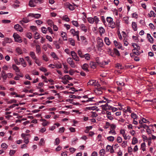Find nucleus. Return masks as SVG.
I'll list each match as a JSON object with an SVG mask.
<instances>
[{
  "mask_svg": "<svg viewBox=\"0 0 156 156\" xmlns=\"http://www.w3.org/2000/svg\"><path fill=\"white\" fill-rule=\"evenodd\" d=\"M152 125H150L149 126L147 125V133L149 134H151V135H150L149 136L150 139H151L152 138V139L154 140L156 137L155 136L153 135V134L154 133V131Z\"/></svg>",
  "mask_w": 156,
  "mask_h": 156,
  "instance_id": "1",
  "label": "nucleus"
},
{
  "mask_svg": "<svg viewBox=\"0 0 156 156\" xmlns=\"http://www.w3.org/2000/svg\"><path fill=\"white\" fill-rule=\"evenodd\" d=\"M133 46L134 48V49L133 50V53H130V55L131 57H133V55H139L140 54V52L139 51L140 50V48H138V47L137 45L136 44H134L133 45Z\"/></svg>",
  "mask_w": 156,
  "mask_h": 156,
  "instance_id": "2",
  "label": "nucleus"
},
{
  "mask_svg": "<svg viewBox=\"0 0 156 156\" xmlns=\"http://www.w3.org/2000/svg\"><path fill=\"white\" fill-rule=\"evenodd\" d=\"M16 41L21 43L22 42V40L21 39L20 36L16 33H14L13 35Z\"/></svg>",
  "mask_w": 156,
  "mask_h": 156,
  "instance_id": "3",
  "label": "nucleus"
},
{
  "mask_svg": "<svg viewBox=\"0 0 156 156\" xmlns=\"http://www.w3.org/2000/svg\"><path fill=\"white\" fill-rule=\"evenodd\" d=\"M29 54L31 58L35 60V62L36 63H37V61H38L39 60L36 57L34 52L30 51Z\"/></svg>",
  "mask_w": 156,
  "mask_h": 156,
  "instance_id": "4",
  "label": "nucleus"
},
{
  "mask_svg": "<svg viewBox=\"0 0 156 156\" xmlns=\"http://www.w3.org/2000/svg\"><path fill=\"white\" fill-rule=\"evenodd\" d=\"M71 54L73 58L76 61H79V60L78 57L77 56L76 53L73 51L71 52Z\"/></svg>",
  "mask_w": 156,
  "mask_h": 156,
  "instance_id": "5",
  "label": "nucleus"
},
{
  "mask_svg": "<svg viewBox=\"0 0 156 156\" xmlns=\"http://www.w3.org/2000/svg\"><path fill=\"white\" fill-rule=\"evenodd\" d=\"M28 16H31L38 19L41 16V15L39 14L30 13L28 14Z\"/></svg>",
  "mask_w": 156,
  "mask_h": 156,
  "instance_id": "6",
  "label": "nucleus"
},
{
  "mask_svg": "<svg viewBox=\"0 0 156 156\" xmlns=\"http://www.w3.org/2000/svg\"><path fill=\"white\" fill-rule=\"evenodd\" d=\"M14 28L18 31L20 32H22L23 31V28L20 25L18 24L15 25L14 26Z\"/></svg>",
  "mask_w": 156,
  "mask_h": 156,
  "instance_id": "7",
  "label": "nucleus"
},
{
  "mask_svg": "<svg viewBox=\"0 0 156 156\" xmlns=\"http://www.w3.org/2000/svg\"><path fill=\"white\" fill-rule=\"evenodd\" d=\"M1 75L3 79V81L5 82V80L7 78V74H6L4 70H2L1 73Z\"/></svg>",
  "mask_w": 156,
  "mask_h": 156,
  "instance_id": "8",
  "label": "nucleus"
},
{
  "mask_svg": "<svg viewBox=\"0 0 156 156\" xmlns=\"http://www.w3.org/2000/svg\"><path fill=\"white\" fill-rule=\"evenodd\" d=\"M29 21V20L26 18H23L22 20L20 21V24L23 26H24V23H27Z\"/></svg>",
  "mask_w": 156,
  "mask_h": 156,
  "instance_id": "9",
  "label": "nucleus"
},
{
  "mask_svg": "<svg viewBox=\"0 0 156 156\" xmlns=\"http://www.w3.org/2000/svg\"><path fill=\"white\" fill-rule=\"evenodd\" d=\"M66 8H68L71 10H73L74 9L73 6L69 3H66Z\"/></svg>",
  "mask_w": 156,
  "mask_h": 156,
  "instance_id": "10",
  "label": "nucleus"
},
{
  "mask_svg": "<svg viewBox=\"0 0 156 156\" xmlns=\"http://www.w3.org/2000/svg\"><path fill=\"white\" fill-rule=\"evenodd\" d=\"M148 38V41L151 43H153V38L152 37H151L150 34H147V38Z\"/></svg>",
  "mask_w": 156,
  "mask_h": 156,
  "instance_id": "11",
  "label": "nucleus"
},
{
  "mask_svg": "<svg viewBox=\"0 0 156 156\" xmlns=\"http://www.w3.org/2000/svg\"><path fill=\"white\" fill-rule=\"evenodd\" d=\"M132 26L134 31H135L137 30V25L135 22H133L132 23Z\"/></svg>",
  "mask_w": 156,
  "mask_h": 156,
  "instance_id": "12",
  "label": "nucleus"
},
{
  "mask_svg": "<svg viewBox=\"0 0 156 156\" xmlns=\"http://www.w3.org/2000/svg\"><path fill=\"white\" fill-rule=\"evenodd\" d=\"M97 64L96 62H90V66L91 68L94 69L96 67Z\"/></svg>",
  "mask_w": 156,
  "mask_h": 156,
  "instance_id": "13",
  "label": "nucleus"
},
{
  "mask_svg": "<svg viewBox=\"0 0 156 156\" xmlns=\"http://www.w3.org/2000/svg\"><path fill=\"white\" fill-rule=\"evenodd\" d=\"M89 67V66L88 64L86 63H85L82 66V68L84 70L86 71H88V68Z\"/></svg>",
  "mask_w": 156,
  "mask_h": 156,
  "instance_id": "14",
  "label": "nucleus"
},
{
  "mask_svg": "<svg viewBox=\"0 0 156 156\" xmlns=\"http://www.w3.org/2000/svg\"><path fill=\"white\" fill-rule=\"evenodd\" d=\"M61 36L63 38V39L64 41L67 40V37L66 36V34L64 32H62L61 33Z\"/></svg>",
  "mask_w": 156,
  "mask_h": 156,
  "instance_id": "15",
  "label": "nucleus"
},
{
  "mask_svg": "<svg viewBox=\"0 0 156 156\" xmlns=\"http://www.w3.org/2000/svg\"><path fill=\"white\" fill-rule=\"evenodd\" d=\"M12 68L16 72H20V70L18 68L17 66L16 65L13 64L12 66Z\"/></svg>",
  "mask_w": 156,
  "mask_h": 156,
  "instance_id": "16",
  "label": "nucleus"
},
{
  "mask_svg": "<svg viewBox=\"0 0 156 156\" xmlns=\"http://www.w3.org/2000/svg\"><path fill=\"white\" fill-rule=\"evenodd\" d=\"M101 107L105 111L107 110L108 109H110L109 106L107 104H106L105 105H102L101 106Z\"/></svg>",
  "mask_w": 156,
  "mask_h": 156,
  "instance_id": "17",
  "label": "nucleus"
},
{
  "mask_svg": "<svg viewBox=\"0 0 156 156\" xmlns=\"http://www.w3.org/2000/svg\"><path fill=\"white\" fill-rule=\"evenodd\" d=\"M81 29L85 32H86L87 31V29L86 26H85L84 24H82L80 25Z\"/></svg>",
  "mask_w": 156,
  "mask_h": 156,
  "instance_id": "18",
  "label": "nucleus"
},
{
  "mask_svg": "<svg viewBox=\"0 0 156 156\" xmlns=\"http://www.w3.org/2000/svg\"><path fill=\"white\" fill-rule=\"evenodd\" d=\"M105 42V44L108 45H109L110 44V42L109 39L107 37H105L104 39Z\"/></svg>",
  "mask_w": 156,
  "mask_h": 156,
  "instance_id": "19",
  "label": "nucleus"
},
{
  "mask_svg": "<svg viewBox=\"0 0 156 156\" xmlns=\"http://www.w3.org/2000/svg\"><path fill=\"white\" fill-rule=\"evenodd\" d=\"M109 26L110 27H111L113 29L115 27V22L113 21H112L111 23H108Z\"/></svg>",
  "mask_w": 156,
  "mask_h": 156,
  "instance_id": "20",
  "label": "nucleus"
},
{
  "mask_svg": "<svg viewBox=\"0 0 156 156\" xmlns=\"http://www.w3.org/2000/svg\"><path fill=\"white\" fill-rule=\"evenodd\" d=\"M84 58L87 60H90V55L88 53L84 55L83 58Z\"/></svg>",
  "mask_w": 156,
  "mask_h": 156,
  "instance_id": "21",
  "label": "nucleus"
},
{
  "mask_svg": "<svg viewBox=\"0 0 156 156\" xmlns=\"http://www.w3.org/2000/svg\"><path fill=\"white\" fill-rule=\"evenodd\" d=\"M139 123L140 124V126L138 127L139 129H140L141 128H143L145 129L146 127V124H144L141 122V121H139Z\"/></svg>",
  "mask_w": 156,
  "mask_h": 156,
  "instance_id": "22",
  "label": "nucleus"
},
{
  "mask_svg": "<svg viewBox=\"0 0 156 156\" xmlns=\"http://www.w3.org/2000/svg\"><path fill=\"white\" fill-rule=\"evenodd\" d=\"M34 0H30L29 2V5L31 7H34L35 6V5H34Z\"/></svg>",
  "mask_w": 156,
  "mask_h": 156,
  "instance_id": "23",
  "label": "nucleus"
},
{
  "mask_svg": "<svg viewBox=\"0 0 156 156\" xmlns=\"http://www.w3.org/2000/svg\"><path fill=\"white\" fill-rule=\"evenodd\" d=\"M145 146V143L144 142L142 143L141 145V149L143 151H145L146 150Z\"/></svg>",
  "mask_w": 156,
  "mask_h": 156,
  "instance_id": "24",
  "label": "nucleus"
},
{
  "mask_svg": "<svg viewBox=\"0 0 156 156\" xmlns=\"http://www.w3.org/2000/svg\"><path fill=\"white\" fill-rule=\"evenodd\" d=\"M36 52L37 54H40L41 52V50L40 46L39 45H36Z\"/></svg>",
  "mask_w": 156,
  "mask_h": 156,
  "instance_id": "25",
  "label": "nucleus"
},
{
  "mask_svg": "<svg viewBox=\"0 0 156 156\" xmlns=\"http://www.w3.org/2000/svg\"><path fill=\"white\" fill-rule=\"evenodd\" d=\"M68 63L69 64V65L71 66L72 67L75 68L76 66L75 65L74 62L73 61H69V62H68Z\"/></svg>",
  "mask_w": 156,
  "mask_h": 156,
  "instance_id": "26",
  "label": "nucleus"
},
{
  "mask_svg": "<svg viewBox=\"0 0 156 156\" xmlns=\"http://www.w3.org/2000/svg\"><path fill=\"white\" fill-rule=\"evenodd\" d=\"M105 154V151L104 149H102L100 151L99 154L100 156H104Z\"/></svg>",
  "mask_w": 156,
  "mask_h": 156,
  "instance_id": "27",
  "label": "nucleus"
},
{
  "mask_svg": "<svg viewBox=\"0 0 156 156\" xmlns=\"http://www.w3.org/2000/svg\"><path fill=\"white\" fill-rule=\"evenodd\" d=\"M148 15L150 17H155V16L156 14L154 13V11H151L150 13H148Z\"/></svg>",
  "mask_w": 156,
  "mask_h": 156,
  "instance_id": "28",
  "label": "nucleus"
},
{
  "mask_svg": "<svg viewBox=\"0 0 156 156\" xmlns=\"http://www.w3.org/2000/svg\"><path fill=\"white\" fill-rule=\"evenodd\" d=\"M45 143V141L43 138H41L40 140V142L39 143V145L40 146L44 145Z\"/></svg>",
  "mask_w": 156,
  "mask_h": 156,
  "instance_id": "29",
  "label": "nucleus"
},
{
  "mask_svg": "<svg viewBox=\"0 0 156 156\" xmlns=\"http://www.w3.org/2000/svg\"><path fill=\"white\" fill-rule=\"evenodd\" d=\"M113 51L114 53H115L116 55L118 56H119L120 55V54L119 51L116 48H114Z\"/></svg>",
  "mask_w": 156,
  "mask_h": 156,
  "instance_id": "30",
  "label": "nucleus"
},
{
  "mask_svg": "<svg viewBox=\"0 0 156 156\" xmlns=\"http://www.w3.org/2000/svg\"><path fill=\"white\" fill-rule=\"evenodd\" d=\"M95 82H96V80H90L88 82L87 84H88V85H93L94 84V83Z\"/></svg>",
  "mask_w": 156,
  "mask_h": 156,
  "instance_id": "31",
  "label": "nucleus"
},
{
  "mask_svg": "<svg viewBox=\"0 0 156 156\" xmlns=\"http://www.w3.org/2000/svg\"><path fill=\"white\" fill-rule=\"evenodd\" d=\"M137 142L138 140L136 138L134 137L133 138V141L132 142V144H135L136 143H137Z\"/></svg>",
  "mask_w": 156,
  "mask_h": 156,
  "instance_id": "32",
  "label": "nucleus"
},
{
  "mask_svg": "<svg viewBox=\"0 0 156 156\" xmlns=\"http://www.w3.org/2000/svg\"><path fill=\"white\" fill-rule=\"evenodd\" d=\"M16 52L18 53L20 55L22 54V50L19 48H17L16 49Z\"/></svg>",
  "mask_w": 156,
  "mask_h": 156,
  "instance_id": "33",
  "label": "nucleus"
},
{
  "mask_svg": "<svg viewBox=\"0 0 156 156\" xmlns=\"http://www.w3.org/2000/svg\"><path fill=\"white\" fill-rule=\"evenodd\" d=\"M72 22L73 25L75 26L76 27L79 26V25L77 21L73 20L72 21Z\"/></svg>",
  "mask_w": 156,
  "mask_h": 156,
  "instance_id": "34",
  "label": "nucleus"
},
{
  "mask_svg": "<svg viewBox=\"0 0 156 156\" xmlns=\"http://www.w3.org/2000/svg\"><path fill=\"white\" fill-rule=\"evenodd\" d=\"M78 55L81 58H83L84 55H83L81 51L80 50H79L78 51Z\"/></svg>",
  "mask_w": 156,
  "mask_h": 156,
  "instance_id": "35",
  "label": "nucleus"
},
{
  "mask_svg": "<svg viewBox=\"0 0 156 156\" xmlns=\"http://www.w3.org/2000/svg\"><path fill=\"white\" fill-rule=\"evenodd\" d=\"M106 20L108 23H109L113 21V19L111 17H108L106 18Z\"/></svg>",
  "mask_w": 156,
  "mask_h": 156,
  "instance_id": "36",
  "label": "nucleus"
},
{
  "mask_svg": "<svg viewBox=\"0 0 156 156\" xmlns=\"http://www.w3.org/2000/svg\"><path fill=\"white\" fill-rule=\"evenodd\" d=\"M30 29L32 30L34 32H35L36 30H37L36 27L34 26H31L30 27Z\"/></svg>",
  "mask_w": 156,
  "mask_h": 156,
  "instance_id": "37",
  "label": "nucleus"
},
{
  "mask_svg": "<svg viewBox=\"0 0 156 156\" xmlns=\"http://www.w3.org/2000/svg\"><path fill=\"white\" fill-rule=\"evenodd\" d=\"M107 139L110 141H113L114 140V137L111 136L107 137Z\"/></svg>",
  "mask_w": 156,
  "mask_h": 156,
  "instance_id": "38",
  "label": "nucleus"
},
{
  "mask_svg": "<svg viewBox=\"0 0 156 156\" xmlns=\"http://www.w3.org/2000/svg\"><path fill=\"white\" fill-rule=\"evenodd\" d=\"M69 41H70L71 44L72 46H74L75 45V43L74 40L72 38L69 39Z\"/></svg>",
  "mask_w": 156,
  "mask_h": 156,
  "instance_id": "39",
  "label": "nucleus"
},
{
  "mask_svg": "<svg viewBox=\"0 0 156 156\" xmlns=\"http://www.w3.org/2000/svg\"><path fill=\"white\" fill-rule=\"evenodd\" d=\"M39 34L37 32H36V33L34 34V38L36 39H38L39 38Z\"/></svg>",
  "mask_w": 156,
  "mask_h": 156,
  "instance_id": "40",
  "label": "nucleus"
},
{
  "mask_svg": "<svg viewBox=\"0 0 156 156\" xmlns=\"http://www.w3.org/2000/svg\"><path fill=\"white\" fill-rule=\"evenodd\" d=\"M60 143V140L58 138H56L55 140V144L56 145H58Z\"/></svg>",
  "mask_w": 156,
  "mask_h": 156,
  "instance_id": "41",
  "label": "nucleus"
},
{
  "mask_svg": "<svg viewBox=\"0 0 156 156\" xmlns=\"http://www.w3.org/2000/svg\"><path fill=\"white\" fill-rule=\"evenodd\" d=\"M88 20L89 22L91 23H93L94 22V18L91 17L88 18Z\"/></svg>",
  "mask_w": 156,
  "mask_h": 156,
  "instance_id": "42",
  "label": "nucleus"
},
{
  "mask_svg": "<svg viewBox=\"0 0 156 156\" xmlns=\"http://www.w3.org/2000/svg\"><path fill=\"white\" fill-rule=\"evenodd\" d=\"M17 102L16 100L15 99L10 100L9 101L7 102L8 104H11L13 103H16Z\"/></svg>",
  "mask_w": 156,
  "mask_h": 156,
  "instance_id": "43",
  "label": "nucleus"
},
{
  "mask_svg": "<svg viewBox=\"0 0 156 156\" xmlns=\"http://www.w3.org/2000/svg\"><path fill=\"white\" fill-rule=\"evenodd\" d=\"M99 32H100V33H103L104 32L105 30H104V28H103V27H100L99 28Z\"/></svg>",
  "mask_w": 156,
  "mask_h": 156,
  "instance_id": "44",
  "label": "nucleus"
},
{
  "mask_svg": "<svg viewBox=\"0 0 156 156\" xmlns=\"http://www.w3.org/2000/svg\"><path fill=\"white\" fill-rule=\"evenodd\" d=\"M41 29L42 30V32L44 34H46V31H47V30L46 29V28L44 27H42L41 28Z\"/></svg>",
  "mask_w": 156,
  "mask_h": 156,
  "instance_id": "45",
  "label": "nucleus"
},
{
  "mask_svg": "<svg viewBox=\"0 0 156 156\" xmlns=\"http://www.w3.org/2000/svg\"><path fill=\"white\" fill-rule=\"evenodd\" d=\"M92 112V113L91 116L92 117H96L98 116V115L96 112Z\"/></svg>",
  "mask_w": 156,
  "mask_h": 156,
  "instance_id": "46",
  "label": "nucleus"
},
{
  "mask_svg": "<svg viewBox=\"0 0 156 156\" xmlns=\"http://www.w3.org/2000/svg\"><path fill=\"white\" fill-rule=\"evenodd\" d=\"M63 19L67 22L69 21V19L67 15H65L63 17Z\"/></svg>",
  "mask_w": 156,
  "mask_h": 156,
  "instance_id": "47",
  "label": "nucleus"
},
{
  "mask_svg": "<svg viewBox=\"0 0 156 156\" xmlns=\"http://www.w3.org/2000/svg\"><path fill=\"white\" fill-rule=\"evenodd\" d=\"M2 22L5 23H9L11 22V21L9 20H2Z\"/></svg>",
  "mask_w": 156,
  "mask_h": 156,
  "instance_id": "48",
  "label": "nucleus"
},
{
  "mask_svg": "<svg viewBox=\"0 0 156 156\" xmlns=\"http://www.w3.org/2000/svg\"><path fill=\"white\" fill-rule=\"evenodd\" d=\"M26 36L29 39H31L32 38V34L30 33H28L27 34Z\"/></svg>",
  "mask_w": 156,
  "mask_h": 156,
  "instance_id": "49",
  "label": "nucleus"
},
{
  "mask_svg": "<svg viewBox=\"0 0 156 156\" xmlns=\"http://www.w3.org/2000/svg\"><path fill=\"white\" fill-rule=\"evenodd\" d=\"M42 57L43 59L45 61L47 62L48 61V59L46 55H43Z\"/></svg>",
  "mask_w": 156,
  "mask_h": 156,
  "instance_id": "50",
  "label": "nucleus"
},
{
  "mask_svg": "<svg viewBox=\"0 0 156 156\" xmlns=\"http://www.w3.org/2000/svg\"><path fill=\"white\" fill-rule=\"evenodd\" d=\"M13 76V75L12 73H9L7 74V78H10L12 77Z\"/></svg>",
  "mask_w": 156,
  "mask_h": 156,
  "instance_id": "51",
  "label": "nucleus"
},
{
  "mask_svg": "<svg viewBox=\"0 0 156 156\" xmlns=\"http://www.w3.org/2000/svg\"><path fill=\"white\" fill-rule=\"evenodd\" d=\"M1 147L3 148L6 149L7 147V145L5 143H2L1 145Z\"/></svg>",
  "mask_w": 156,
  "mask_h": 156,
  "instance_id": "52",
  "label": "nucleus"
},
{
  "mask_svg": "<svg viewBox=\"0 0 156 156\" xmlns=\"http://www.w3.org/2000/svg\"><path fill=\"white\" fill-rule=\"evenodd\" d=\"M94 21H95L96 23H97L99 21V18L96 16H95L94 17Z\"/></svg>",
  "mask_w": 156,
  "mask_h": 156,
  "instance_id": "53",
  "label": "nucleus"
},
{
  "mask_svg": "<svg viewBox=\"0 0 156 156\" xmlns=\"http://www.w3.org/2000/svg\"><path fill=\"white\" fill-rule=\"evenodd\" d=\"M127 141H124L123 143L122 144V146L123 147H125L127 145Z\"/></svg>",
  "mask_w": 156,
  "mask_h": 156,
  "instance_id": "54",
  "label": "nucleus"
},
{
  "mask_svg": "<svg viewBox=\"0 0 156 156\" xmlns=\"http://www.w3.org/2000/svg\"><path fill=\"white\" fill-rule=\"evenodd\" d=\"M117 141L119 143H120L122 142V139L120 136H118L117 139Z\"/></svg>",
  "mask_w": 156,
  "mask_h": 156,
  "instance_id": "55",
  "label": "nucleus"
},
{
  "mask_svg": "<svg viewBox=\"0 0 156 156\" xmlns=\"http://www.w3.org/2000/svg\"><path fill=\"white\" fill-rule=\"evenodd\" d=\"M46 38L50 42H51L52 41L51 37L48 35H47L46 36Z\"/></svg>",
  "mask_w": 156,
  "mask_h": 156,
  "instance_id": "56",
  "label": "nucleus"
},
{
  "mask_svg": "<svg viewBox=\"0 0 156 156\" xmlns=\"http://www.w3.org/2000/svg\"><path fill=\"white\" fill-rule=\"evenodd\" d=\"M40 69L42 71L44 72H45L47 71V69L43 67H41L40 68Z\"/></svg>",
  "mask_w": 156,
  "mask_h": 156,
  "instance_id": "57",
  "label": "nucleus"
},
{
  "mask_svg": "<svg viewBox=\"0 0 156 156\" xmlns=\"http://www.w3.org/2000/svg\"><path fill=\"white\" fill-rule=\"evenodd\" d=\"M104 43L102 41H99L98 42V45L99 47H101L103 46Z\"/></svg>",
  "mask_w": 156,
  "mask_h": 156,
  "instance_id": "58",
  "label": "nucleus"
},
{
  "mask_svg": "<svg viewBox=\"0 0 156 156\" xmlns=\"http://www.w3.org/2000/svg\"><path fill=\"white\" fill-rule=\"evenodd\" d=\"M111 147H112L109 145H107V146L106 147V151H109Z\"/></svg>",
  "mask_w": 156,
  "mask_h": 156,
  "instance_id": "59",
  "label": "nucleus"
},
{
  "mask_svg": "<svg viewBox=\"0 0 156 156\" xmlns=\"http://www.w3.org/2000/svg\"><path fill=\"white\" fill-rule=\"evenodd\" d=\"M156 74V73L154 72H147V76H149V75H154Z\"/></svg>",
  "mask_w": 156,
  "mask_h": 156,
  "instance_id": "60",
  "label": "nucleus"
},
{
  "mask_svg": "<svg viewBox=\"0 0 156 156\" xmlns=\"http://www.w3.org/2000/svg\"><path fill=\"white\" fill-rule=\"evenodd\" d=\"M51 55L52 56V57L53 58H57L58 57H57V56L56 55V54L54 52H51Z\"/></svg>",
  "mask_w": 156,
  "mask_h": 156,
  "instance_id": "61",
  "label": "nucleus"
},
{
  "mask_svg": "<svg viewBox=\"0 0 156 156\" xmlns=\"http://www.w3.org/2000/svg\"><path fill=\"white\" fill-rule=\"evenodd\" d=\"M28 140V137H25L24 139V142L26 144H27L29 142Z\"/></svg>",
  "mask_w": 156,
  "mask_h": 156,
  "instance_id": "62",
  "label": "nucleus"
},
{
  "mask_svg": "<svg viewBox=\"0 0 156 156\" xmlns=\"http://www.w3.org/2000/svg\"><path fill=\"white\" fill-rule=\"evenodd\" d=\"M55 66L57 68H62V65L60 64H55Z\"/></svg>",
  "mask_w": 156,
  "mask_h": 156,
  "instance_id": "63",
  "label": "nucleus"
},
{
  "mask_svg": "<svg viewBox=\"0 0 156 156\" xmlns=\"http://www.w3.org/2000/svg\"><path fill=\"white\" fill-rule=\"evenodd\" d=\"M98 153L96 151H94L91 154V156H97Z\"/></svg>",
  "mask_w": 156,
  "mask_h": 156,
  "instance_id": "64",
  "label": "nucleus"
}]
</instances>
